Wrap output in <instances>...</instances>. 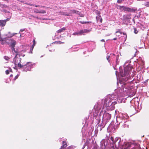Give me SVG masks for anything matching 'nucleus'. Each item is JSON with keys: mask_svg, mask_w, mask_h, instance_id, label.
<instances>
[{"mask_svg": "<svg viewBox=\"0 0 149 149\" xmlns=\"http://www.w3.org/2000/svg\"><path fill=\"white\" fill-rule=\"evenodd\" d=\"M127 79H127H127H126L127 80Z\"/></svg>", "mask_w": 149, "mask_h": 149, "instance_id": "nucleus-57", "label": "nucleus"}, {"mask_svg": "<svg viewBox=\"0 0 149 149\" xmlns=\"http://www.w3.org/2000/svg\"><path fill=\"white\" fill-rule=\"evenodd\" d=\"M59 43H60V44L63 43V42H62L61 41H59Z\"/></svg>", "mask_w": 149, "mask_h": 149, "instance_id": "nucleus-50", "label": "nucleus"}, {"mask_svg": "<svg viewBox=\"0 0 149 149\" xmlns=\"http://www.w3.org/2000/svg\"><path fill=\"white\" fill-rule=\"evenodd\" d=\"M130 102L132 104V106L134 108H135L137 105H138L139 104V102L138 101H135V99H132V100H131Z\"/></svg>", "mask_w": 149, "mask_h": 149, "instance_id": "nucleus-13", "label": "nucleus"}, {"mask_svg": "<svg viewBox=\"0 0 149 149\" xmlns=\"http://www.w3.org/2000/svg\"><path fill=\"white\" fill-rule=\"evenodd\" d=\"M10 33H9L8 34V37L11 38L13 36H14L15 35L17 34V33H13L10 35H9V34Z\"/></svg>", "mask_w": 149, "mask_h": 149, "instance_id": "nucleus-28", "label": "nucleus"}, {"mask_svg": "<svg viewBox=\"0 0 149 149\" xmlns=\"http://www.w3.org/2000/svg\"><path fill=\"white\" fill-rule=\"evenodd\" d=\"M60 14L61 15H65L67 16H68L70 15L69 13H66L64 12H61L60 13Z\"/></svg>", "mask_w": 149, "mask_h": 149, "instance_id": "nucleus-23", "label": "nucleus"}, {"mask_svg": "<svg viewBox=\"0 0 149 149\" xmlns=\"http://www.w3.org/2000/svg\"><path fill=\"white\" fill-rule=\"evenodd\" d=\"M101 41L102 42H104V39H102L101 40Z\"/></svg>", "mask_w": 149, "mask_h": 149, "instance_id": "nucleus-46", "label": "nucleus"}, {"mask_svg": "<svg viewBox=\"0 0 149 149\" xmlns=\"http://www.w3.org/2000/svg\"><path fill=\"white\" fill-rule=\"evenodd\" d=\"M117 38H114L113 39V40H117Z\"/></svg>", "mask_w": 149, "mask_h": 149, "instance_id": "nucleus-48", "label": "nucleus"}, {"mask_svg": "<svg viewBox=\"0 0 149 149\" xmlns=\"http://www.w3.org/2000/svg\"><path fill=\"white\" fill-rule=\"evenodd\" d=\"M49 51L50 52L51 51L50 50H49Z\"/></svg>", "mask_w": 149, "mask_h": 149, "instance_id": "nucleus-56", "label": "nucleus"}, {"mask_svg": "<svg viewBox=\"0 0 149 149\" xmlns=\"http://www.w3.org/2000/svg\"><path fill=\"white\" fill-rule=\"evenodd\" d=\"M142 62L143 63H144V62L143 61H142Z\"/></svg>", "mask_w": 149, "mask_h": 149, "instance_id": "nucleus-54", "label": "nucleus"}, {"mask_svg": "<svg viewBox=\"0 0 149 149\" xmlns=\"http://www.w3.org/2000/svg\"><path fill=\"white\" fill-rule=\"evenodd\" d=\"M134 33L135 34L137 33H138V31L135 28H134Z\"/></svg>", "mask_w": 149, "mask_h": 149, "instance_id": "nucleus-34", "label": "nucleus"}, {"mask_svg": "<svg viewBox=\"0 0 149 149\" xmlns=\"http://www.w3.org/2000/svg\"><path fill=\"white\" fill-rule=\"evenodd\" d=\"M136 10V9H133L131 8L128 7L127 12H135Z\"/></svg>", "mask_w": 149, "mask_h": 149, "instance_id": "nucleus-19", "label": "nucleus"}, {"mask_svg": "<svg viewBox=\"0 0 149 149\" xmlns=\"http://www.w3.org/2000/svg\"><path fill=\"white\" fill-rule=\"evenodd\" d=\"M34 48V47L31 46V47L30 49V52H31V53H32V50Z\"/></svg>", "mask_w": 149, "mask_h": 149, "instance_id": "nucleus-36", "label": "nucleus"}, {"mask_svg": "<svg viewBox=\"0 0 149 149\" xmlns=\"http://www.w3.org/2000/svg\"><path fill=\"white\" fill-rule=\"evenodd\" d=\"M10 62L14 63V58H13V59H10Z\"/></svg>", "mask_w": 149, "mask_h": 149, "instance_id": "nucleus-38", "label": "nucleus"}, {"mask_svg": "<svg viewBox=\"0 0 149 149\" xmlns=\"http://www.w3.org/2000/svg\"><path fill=\"white\" fill-rule=\"evenodd\" d=\"M4 58L6 61H8L10 59V58L8 57L7 56H4L3 57Z\"/></svg>", "mask_w": 149, "mask_h": 149, "instance_id": "nucleus-27", "label": "nucleus"}, {"mask_svg": "<svg viewBox=\"0 0 149 149\" xmlns=\"http://www.w3.org/2000/svg\"><path fill=\"white\" fill-rule=\"evenodd\" d=\"M42 56H41L40 57H42Z\"/></svg>", "mask_w": 149, "mask_h": 149, "instance_id": "nucleus-55", "label": "nucleus"}, {"mask_svg": "<svg viewBox=\"0 0 149 149\" xmlns=\"http://www.w3.org/2000/svg\"><path fill=\"white\" fill-rule=\"evenodd\" d=\"M131 69V68L129 66L127 65L124 68V73L122 71L120 70V72L121 76L124 77L126 75H128Z\"/></svg>", "mask_w": 149, "mask_h": 149, "instance_id": "nucleus-7", "label": "nucleus"}, {"mask_svg": "<svg viewBox=\"0 0 149 149\" xmlns=\"http://www.w3.org/2000/svg\"><path fill=\"white\" fill-rule=\"evenodd\" d=\"M111 55H113V56H114V55H114V54H111Z\"/></svg>", "mask_w": 149, "mask_h": 149, "instance_id": "nucleus-53", "label": "nucleus"}, {"mask_svg": "<svg viewBox=\"0 0 149 149\" xmlns=\"http://www.w3.org/2000/svg\"><path fill=\"white\" fill-rule=\"evenodd\" d=\"M1 11L3 12H4L5 13H9V14L10 15V17L11 16V14L10 13V12L9 11H8L7 10H5L4 9H2Z\"/></svg>", "mask_w": 149, "mask_h": 149, "instance_id": "nucleus-22", "label": "nucleus"}, {"mask_svg": "<svg viewBox=\"0 0 149 149\" xmlns=\"http://www.w3.org/2000/svg\"><path fill=\"white\" fill-rule=\"evenodd\" d=\"M132 15L130 14H127L124 15L123 17V20L125 22H129L131 18Z\"/></svg>", "mask_w": 149, "mask_h": 149, "instance_id": "nucleus-9", "label": "nucleus"}, {"mask_svg": "<svg viewBox=\"0 0 149 149\" xmlns=\"http://www.w3.org/2000/svg\"><path fill=\"white\" fill-rule=\"evenodd\" d=\"M24 29H21L20 30L19 33L20 34V37H21V36H22V34L21 33V32H22L24 31Z\"/></svg>", "mask_w": 149, "mask_h": 149, "instance_id": "nucleus-33", "label": "nucleus"}, {"mask_svg": "<svg viewBox=\"0 0 149 149\" xmlns=\"http://www.w3.org/2000/svg\"><path fill=\"white\" fill-rule=\"evenodd\" d=\"M111 125H110V127H111Z\"/></svg>", "mask_w": 149, "mask_h": 149, "instance_id": "nucleus-58", "label": "nucleus"}, {"mask_svg": "<svg viewBox=\"0 0 149 149\" xmlns=\"http://www.w3.org/2000/svg\"><path fill=\"white\" fill-rule=\"evenodd\" d=\"M128 7L126 6V7L125 8V11H127L128 10Z\"/></svg>", "mask_w": 149, "mask_h": 149, "instance_id": "nucleus-44", "label": "nucleus"}, {"mask_svg": "<svg viewBox=\"0 0 149 149\" xmlns=\"http://www.w3.org/2000/svg\"><path fill=\"white\" fill-rule=\"evenodd\" d=\"M125 120L124 118H123V117L122 116V117H120L119 116V117H117L116 118V120L117 122V124H116V128H115V127H114V129L117 128L118 127V125L120 124H121L122 123H123V122H125Z\"/></svg>", "mask_w": 149, "mask_h": 149, "instance_id": "nucleus-8", "label": "nucleus"}, {"mask_svg": "<svg viewBox=\"0 0 149 149\" xmlns=\"http://www.w3.org/2000/svg\"><path fill=\"white\" fill-rule=\"evenodd\" d=\"M10 18L11 16H10V17L9 18H8L6 19L0 20V26H1L3 27L5 26L6 24V22L9 21Z\"/></svg>", "mask_w": 149, "mask_h": 149, "instance_id": "nucleus-12", "label": "nucleus"}, {"mask_svg": "<svg viewBox=\"0 0 149 149\" xmlns=\"http://www.w3.org/2000/svg\"><path fill=\"white\" fill-rule=\"evenodd\" d=\"M126 6H119V8L122 11H125V8Z\"/></svg>", "mask_w": 149, "mask_h": 149, "instance_id": "nucleus-20", "label": "nucleus"}, {"mask_svg": "<svg viewBox=\"0 0 149 149\" xmlns=\"http://www.w3.org/2000/svg\"><path fill=\"white\" fill-rule=\"evenodd\" d=\"M16 53V55L14 58V64L15 65H17L18 67L21 66L22 65L20 64V62L21 58L19 57L20 54H19V52L17 51V53Z\"/></svg>", "mask_w": 149, "mask_h": 149, "instance_id": "nucleus-4", "label": "nucleus"}, {"mask_svg": "<svg viewBox=\"0 0 149 149\" xmlns=\"http://www.w3.org/2000/svg\"><path fill=\"white\" fill-rule=\"evenodd\" d=\"M6 74H8L9 73V71L8 70H6Z\"/></svg>", "mask_w": 149, "mask_h": 149, "instance_id": "nucleus-43", "label": "nucleus"}, {"mask_svg": "<svg viewBox=\"0 0 149 149\" xmlns=\"http://www.w3.org/2000/svg\"><path fill=\"white\" fill-rule=\"evenodd\" d=\"M121 33H122L120 31V30H118V31H116L115 33L116 35L117 36H119Z\"/></svg>", "mask_w": 149, "mask_h": 149, "instance_id": "nucleus-26", "label": "nucleus"}, {"mask_svg": "<svg viewBox=\"0 0 149 149\" xmlns=\"http://www.w3.org/2000/svg\"><path fill=\"white\" fill-rule=\"evenodd\" d=\"M34 6L36 7H40V6L39 5H34Z\"/></svg>", "mask_w": 149, "mask_h": 149, "instance_id": "nucleus-47", "label": "nucleus"}, {"mask_svg": "<svg viewBox=\"0 0 149 149\" xmlns=\"http://www.w3.org/2000/svg\"><path fill=\"white\" fill-rule=\"evenodd\" d=\"M100 110H101L100 112L99 116H101L102 115V123L100 126L101 127L103 128L107 123L110 120L111 118V115L109 113L106 112L107 110L104 109Z\"/></svg>", "mask_w": 149, "mask_h": 149, "instance_id": "nucleus-3", "label": "nucleus"}, {"mask_svg": "<svg viewBox=\"0 0 149 149\" xmlns=\"http://www.w3.org/2000/svg\"><path fill=\"white\" fill-rule=\"evenodd\" d=\"M19 77V75H17L14 78V79L15 80H16V79H17V78H18Z\"/></svg>", "mask_w": 149, "mask_h": 149, "instance_id": "nucleus-42", "label": "nucleus"}, {"mask_svg": "<svg viewBox=\"0 0 149 149\" xmlns=\"http://www.w3.org/2000/svg\"><path fill=\"white\" fill-rule=\"evenodd\" d=\"M123 35H125V36H125V39H126V38H127V35H126V34L125 33H123Z\"/></svg>", "mask_w": 149, "mask_h": 149, "instance_id": "nucleus-45", "label": "nucleus"}, {"mask_svg": "<svg viewBox=\"0 0 149 149\" xmlns=\"http://www.w3.org/2000/svg\"><path fill=\"white\" fill-rule=\"evenodd\" d=\"M34 12L37 13L44 14L46 13V11L44 10H40L36 8L34 9Z\"/></svg>", "mask_w": 149, "mask_h": 149, "instance_id": "nucleus-15", "label": "nucleus"}, {"mask_svg": "<svg viewBox=\"0 0 149 149\" xmlns=\"http://www.w3.org/2000/svg\"><path fill=\"white\" fill-rule=\"evenodd\" d=\"M33 45H32V46L34 47V46H35L36 44V41H35V40H33Z\"/></svg>", "mask_w": 149, "mask_h": 149, "instance_id": "nucleus-35", "label": "nucleus"}, {"mask_svg": "<svg viewBox=\"0 0 149 149\" xmlns=\"http://www.w3.org/2000/svg\"><path fill=\"white\" fill-rule=\"evenodd\" d=\"M118 146H119V144H118Z\"/></svg>", "mask_w": 149, "mask_h": 149, "instance_id": "nucleus-59", "label": "nucleus"}, {"mask_svg": "<svg viewBox=\"0 0 149 149\" xmlns=\"http://www.w3.org/2000/svg\"><path fill=\"white\" fill-rule=\"evenodd\" d=\"M66 30V29L64 27H63V28L60 29L57 31V32L58 33H60L63 32V31Z\"/></svg>", "mask_w": 149, "mask_h": 149, "instance_id": "nucleus-18", "label": "nucleus"}, {"mask_svg": "<svg viewBox=\"0 0 149 149\" xmlns=\"http://www.w3.org/2000/svg\"><path fill=\"white\" fill-rule=\"evenodd\" d=\"M109 57H110V56H107V60L108 61V62H110V60H109Z\"/></svg>", "mask_w": 149, "mask_h": 149, "instance_id": "nucleus-41", "label": "nucleus"}, {"mask_svg": "<svg viewBox=\"0 0 149 149\" xmlns=\"http://www.w3.org/2000/svg\"><path fill=\"white\" fill-rule=\"evenodd\" d=\"M84 33H88L90 32L91 31V30H87V29H84Z\"/></svg>", "mask_w": 149, "mask_h": 149, "instance_id": "nucleus-30", "label": "nucleus"}, {"mask_svg": "<svg viewBox=\"0 0 149 149\" xmlns=\"http://www.w3.org/2000/svg\"><path fill=\"white\" fill-rule=\"evenodd\" d=\"M33 17L36 18L38 19V17H36L35 16H34Z\"/></svg>", "mask_w": 149, "mask_h": 149, "instance_id": "nucleus-51", "label": "nucleus"}, {"mask_svg": "<svg viewBox=\"0 0 149 149\" xmlns=\"http://www.w3.org/2000/svg\"><path fill=\"white\" fill-rule=\"evenodd\" d=\"M34 64H31L30 62H27L26 64L22 65L20 68L23 69L24 71L27 72V71H30L31 69L33 68Z\"/></svg>", "mask_w": 149, "mask_h": 149, "instance_id": "nucleus-5", "label": "nucleus"}, {"mask_svg": "<svg viewBox=\"0 0 149 149\" xmlns=\"http://www.w3.org/2000/svg\"><path fill=\"white\" fill-rule=\"evenodd\" d=\"M28 4V5H29L30 6H34V5H33V4Z\"/></svg>", "mask_w": 149, "mask_h": 149, "instance_id": "nucleus-49", "label": "nucleus"}, {"mask_svg": "<svg viewBox=\"0 0 149 149\" xmlns=\"http://www.w3.org/2000/svg\"><path fill=\"white\" fill-rule=\"evenodd\" d=\"M144 5L147 7H149V2H146L144 3Z\"/></svg>", "mask_w": 149, "mask_h": 149, "instance_id": "nucleus-32", "label": "nucleus"}, {"mask_svg": "<svg viewBox=\"0 0 149 149\" xmlns=\"http://www.w3.org/2000/svg\"><path fill=\"white\" fill-rule=\"evenodd\" d=\"M0 7L3 8V9H4V8L8 7V6L6 5L2 4L0 2Z\"/></svg>", "mask_w": 149, "mask_h": 149, "instance_id": "nucleus-16", "label": "nucleus"}, {"mask_svg": "<svg viewBox=\"0 0 149 149\" xmlns=\"http://www.w3.org/2000/svg\"><path fill=\"white\" fill-rule=\"evenodd\" d=\"M8 44H10V46L11 47V50L13 53H17V51L15 50L14 48L15 45L16 44L15 41L13 39L8 40V41H7Z\"/></svg>", "mask_w": 149, "mask_h": 149, "instance_id": "nucleus-6", "label": "nucleus"}, {"mask_svg": "<svg viewBox=\"0 0 149 149\" xmlns=\"http://www.w3.org/2000/svg\"><path fill=\"white\" fill-rule=\"evenodd\" d=\"M117 85L118 88L115 90V93L111 95H114V97H116L118 100V102L119 103L122 102V97H124L127 95L132 96L134 94H130V93L131 91L129 88H127L128 86V84L125 83L123 81H120L119 82H117Z\"/></svg>", "mask_w": 149, "mask_h": 149, "instance_id": "nucleus-2", "label": "nucleus"}, {"mask_svg": "<svg viewBox=\"0 0 149 149\" xmlns=\"http://www.w3.org/2000/svg\"><path fill=\"white\" fill-rule=\"evenodd\" d=\"M119 56V55H117L116 56V65L118 64L119 62V61L118 60Z\"/></svg>", "mask_w": 149, "mask_h": 149, "instance_id": "nucleus-24", "label": "nucleus"}, {"mask_svg": "<svg viewBox=\"0 0 149 149\" xmlns=\"http://www.w3.org/2000/svg\"><path fill=\"white\" fill-rule=\"evenodd\" d=\"M122 0H118L117 1V2L118 3H121V2H122Z\"/></svg>", "mask_w": 149, "mask_h": 149, "instance_id": "nucleus-39", "label": "nucleus"}, {"mask_svg": "<svg viewBox=\"0 0 149 149\" xmlns=\"http://www.w3.org/2000/svg\"><path fill=\"white\" fill-rule=\"evenodd\" d=\"M113 95L109 94L104 99L100 102H99L94 107L95 111L94 115L96 116L97 115L99 110L104 109L112 110L114 109V105L118 102L116 97H114Z\"/></svg>", "mask_w": 149, "mask_h": 149, "instance_id": "nucleus-1", "label": "nucleus"}, {"mask_svg": "<svg viewBox=\"0 0 149 149\" xmlns=\"http://www.w3.org/2000/svg\"><path fill=\"white\" fill-rule=\"evenodd\" d=\"M101 149H105L108 144L107 141L104 140H102L100 142Z\"/></svg>", "mask_w": 149, "mask_h": 149, "instance_id": "nucleus-10", "label": "nucleus"}, {"mask_svg": "<svg viewBox=\"0 0 149 149\" xmlns=\"http://www.w3.org/2000/svg\"><path fill=\"white\" fill-rule=\"evenodd\" d=\"M132 145L130 143H127L125 144L122 147L119 148L118 149H129L130 148Z\"/></svg>", "mask_w": 149, "mask_h": 149, "instance_id": "nucleus-11", "label": "nucleus"}, {"mask_svg": "<svg viewBox=\"0 0 149 149\" xmlns=\"http://www.w3.org/2000/svg\"><path fill=\"white\" fill-rule=\"evenodd\" d=\"M80 22L82 24H84L85 23H86L87 22H84V21H83V22L80 21Z\"/></svg>", "mask_w": 149, "mask_h": 149, "instance_id": "nucleus-40", "label": "nucleus"}, {"mask_svg": "<svg viewBox=\"0 0 149 149\" xmlns=\"http://www.w3.org/2000/svg\"><path fill=\"white\" fill-rule=\"evenodd\" d=\"M79 31L76 32L74 33H73L72 35H79Z\"/></svg>", "mask_w": 149, "mask_h": 149, "instance_id": "nucleus-31", "label": "nucleus"}, {"mask_svg": "<svg viewBox=\"0 0 149 149\" xmlns=\"http://www.w3.org/2000/svg\"><path fill=\"white\" fill-rule=\"evenodd\" d=\"M140 63V62H139V63Z\"/></svg>", "mask_w": 149, "mask_h": 149, "instance_id": "nucleus-60", "label": "nucleus"}, {"mask_svg": "<svg viewBox=\"0 0 149 149\" xmlns=\"http://www.w3.org/2000/svg\"><path fill=\"white\" fill-rule=\"evenodd\" d=\"M110 140H111L112 141L113 143L115 144V145H116L115 146H116V148L118 147V146H117L116 143L117 142L118 144H119L120 142V141H118V142H117L118 141V138H115V140L114 142V141H113L114 139H113V137L111 136L110 138Z\"/></svg>", "mask_w": 149, "mask_h": 149, "instance_id": "nucleus-14", "label": "nucleus"}, {"mask_svg": "<svg viewBox=\"0 0 149 149\" xmlns=\"http://www.w3.org/2000/svg\"><path fill=\"white\" fill-rule=\"evenodd\" d=\"M62 144V146H61V148L60 149H62L63 148H65L67 146L66 142L64 141H63Z\"/></svg>", "mask_w": 149, "mask_h": 149, "instance_id": "nucleus-17", "label": "nucleus"}, {"mask_svg": "<svg viewBox=\"0 0 149 149\" xmlns=\"http://www.w3.org/2000/svg\"><path fill=\"white\" fill-rule=\"evenodd\" d=\"M69 11L72 13H77L78 11L75 10H71Z\"/></svg>", "mask_w": 149, "mask_h": 149, "instance_id": "nucleus-21", "label": "nucleus"}, {"mask_svg": "<svg viewBox=\"0 0 149 149\" xmlns=\"http://www.w3.org/2000/svg\"><path fill=\"white\" fill-rule=\"evenodd\" d=\"M13 76L12 74H11L10 76V77H12Z\"/></svg>", "mask_w": 149, "mask_h": 149, "instance_id": "nucleus-52", "label": "nucleus"}, {"mask_svg": "<svg viewBox=\"0 0 149 149\" xmlns=\"http://www.w3.org/2000/svg\"><path fill=\"white\" fill-rule=\"evenodd\" d=\"M79 35H81L82 34L84 33V30H82L79 31Z\"/></svg>", "mask_w": 149, "mask_h": 149, "instance_id": "nucleus-29", "label": "nucleus"}, {"mask_svg": "<svg viewBox=\"0 0 149 149\" xmlns=\"http://www.w3.org/2000/svg\"><path fill=\"white\" fill-rule=\"evenodd\" d=\"M97 18H100V22H102V19L101 18V17L100 16H99V17H96V18L97 19Z\"/></svg>", "mask_w": 149, "mask_h": 149, "instance_id": "nucleus-37", "label": "nucleus"}, {"mask_svg": "<svg viewBox=\"0 0 149 149\" xmlns=\"http://www.w3.org/2000/svg\"><path fill=\"white\" fill-rule=\"evenodd\" d=\"M124 124L123 125L124 127H129V125H128V122H125H125H123Z\"/></svg>", "mask_w": 149, "mask_h": 149, "instance_id": "nucleus-25", "label": "nucleus"}]
</instances>
